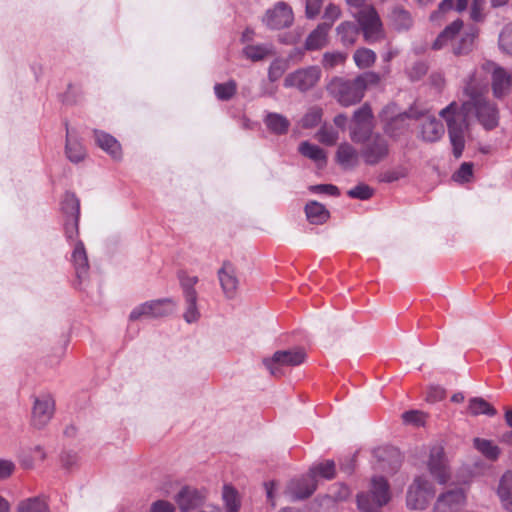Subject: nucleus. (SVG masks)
Masks as SVG:
<instances>
[{"label": "nucleus", "instance_id": "36", "mask_svg": "<svg viewBox=\"0 0 512 512\" xmlns=\"http://www.w3.org/2000/svg\"><path fill=\"white\" fill-rule=\"evenodd\" d=\"M474 447L489 460L494 461L500 455L499 447L487 439L475 438Z\"/></svg>", "mask_w": 512, "mask_h": 512}, {"label": "nucleus", "instance_id": "40", "mask_svg": "<svg viewBox=\"0 0 512 512\" xmlns=\"http://www.w3.org/2000/svg\"><path fill=\"white\" fill-rule=\"evenodd\" d=\"M222 498L227 512H239L240 500L238 492L230 485L223 487Z\"/></svg>", "mask_w": 512, "mask_h": 512}, {"label": "nucleus", "instance_id": "28", "mask_svg": "<svg viewBox=\"0 0 512 512\" xmlns=\"http://www.w3.org/2000/svg\"><path fill=\"white\" fill-rule=\"evenodd\" d=\"M336 33L339 36L342 45L350 47L356 43L359 28L351 21H344L337 26Z\"/></svg>", "mask_w": 512, "mask_h": 512}, {"label": "nucleus", "instance_id": "35", "mask_svg": "<svg viewBox=\"0 0 512 512\" xmlns=\"http://www.w3.org/2000/svg\"><path fill=\"white\" fill-rule=\"evenodd\" d=\"M61 210L65 219L80 216V202L73 193H66L61 202Z\"/></svg>", "mask_w": 512, "mask_h": 512}, {"label": "nucleus", "instance_id": "44", "mask_svg": "<svg viewBox=\"0 0 512 512\" xmlns=\"http://www.w3.org/2000/svg\"><path fill=\"white\" fill-rule=\"evenodd\" d=\"M322 109L319 107H312L302 118V127L312 128L317 126L322 119Z\"/></svg>", "mask_w": 512, "mask_h": 512}, {"label": "nucleus", "instance_id": "53", "mask_svg": "<svg viewBox=\"0 0 512 512\" xmlns=\"http://www.w3.org/2000/svg\"><path fill=\"white\" fill-rule=\"evenodd\" d=\"M402 419L405 423L420 426L424 424V414L418 410L406 411L402 415Z\"/></svg>", "mask_w": 512, "mask_h": 512}, {"label": "nucleus", "instance_id": "42", "mask_svg": "<svg viewBox=\"0 0 512 512\" xmlns=\"http://www.w3.org/2000/svg\"><path fill=\"white\" fill-rule=\"evenodd\" d=\"M216 97L221 101L230 100L237 92V83L234 80H229L226 83H217L214 86Z\"/></svg>", "mask_w": 512, "mask_h": 512}, {"label": "nucleus", "instance_id": "11", "mask_svg": "<svg viewBox=\"0 0 512 512\" xmlns=\"http://www.w3.org/2000/svg\"><path fill=\"white\" fill-rule=\"evenodd\" d=\"M476 71L479 72L478 77L481 79H484L482 77L483 71L491 73L492 89L495 97L502 98L510 91L512 86V73L506 69L496 65L493 62H486L479 70L477 69Z\"/></svg>", "mask_w": 512, "mask_h": 512}, {"label": "nucleus", "instance_id": "51", "mask_svg": "<svg viewBox=\"0 0 512 512\" xmlns=\"http://www.w3.org/2000/svg\"><path fill=\"white\" fill-rule=\"evenodd\" d=\"M353 123L355 124H372L371 109L364 105L354 112Z\"/></svg>", "mask_w": 512, "mask_h": 512}, {"label": "nucleus", "instance_id": "22", "mask_svg": "<svg viewBox=\"0 0 512 512\" xmlns=\"http://www.w3.org/2000/svg\"><path fill=\"white\" fill-rule=\"evenodd\" d=\"M331 24L319 23L306 38L304 47L308 51H315L324 48L328 44Z\"/></svg>", "mask_w": 512, "mask_h": 512}, {"label": "nucleus", "instance_id": "41", "mask_svg": "<svg viewBox=\"0 0 512 512\" xmlns=\"http://www.w3.org/2000/svg\"><path fill=\"white\" fill-rule=\"evenodd\" d=\"M289 68V60L285 58H275L268 68V79L270 82L279 80Z\"/></svg>", "mask_w": 512, "mask_h": 512}, {"label": "nucleus", "instance_id": "38", "mask_svg": "<svg viewBox=\"0 0 512 512\" xmlns=\"http://www.w3.org/2000/svg\"><path fill=\"white\" fill-rule=\"evenodd\" d=\"M357 67L364 69L371 67L376 61V54L368 48H358L353 55Z\"/></svg>", "mask_w": 512, "mask_h": 512}, {"label": "nucleus", "instance_id": "32", "mask_svg": "<svg viewBox=\"0 0 512 512\" xmlns=\"http://www.w3.org/2000/svg\"><path fill=\"white\" fill-rule=\"evenodd\" d=\"M299 152L304 157L316 162L319 166H323L326 163L327 157L325 151L315 144L304 141L299 145Z\"/></svg>", "mask_w": 512, "mask_h": 512}, {"label": "nucleus", "instance_id": "7", "mask_svg": "<svg viewBox=\"0 0 512 512\" xmlns=\"http://www.w3.org/2000/svg\"><path fill=\"white\" fill-rule=\"evenodd\" d=\"M434 495L433 484L424 476L416 477L407 491V506L415 510L425 509Z\"/></svg>", "mask_w": 512, "mask_h": 512}, {"label": "nucleus", "instance_id": "21", "mask_svg": "<svg viewBox=\"0 0 512 512\" xmlns=\"http://www.w3.org/2000/svg\"><path fill=\"white\" fill-rule=\"evenodd\" d=\"M71 261L75 268L76 277L81 283L88 274L89 263L85 246L80 240H76L74 244Z\"/></svg>", "mask_w": 512, "mask_h": 512}, {"label": "nucleus", "instance_id": "2", "mask_svg": "<svg viewBox=\"0 0 512 512\" xmlns=\"http://www.w3.org/2000/svg\"><path fill=\"white\" fill-rule=\"evenodd\" d=\"M413 118L421 120L420 137L426 142H436L442 138L445 133L444 125L428 110L412 106L407 112L398 115L389 121L385 127V131L391 137H397L406 128V119Z\"/></svg>", "mask_w": 512, "mask_h": 512}, {"label": "nucleus", "instance_id": "4", "mask_svg": "<svg viewBox=\"0 0 512 512\" xmlns=\"http://www.w3.org/2000/svg\"><path fill=\"white\" fill-rule=\"evenodd\" d=\"M390 500L389 484L384 477H373L368 492L357 495V507L361 512H380Z\"/></svg>", "mask_w": 512, "mask_h": 512}, {"label": "nucleus", "instance_id": "47", "mask_svg": "<svg viewBox=\"0 0 512 512\" xmlns=\"http://www.w3.org/2000/svg\"><path fill=\"white\" fill-rule=\"evenodd\" d=\"M473 176L472 163L464 162L459 169L453 174L452 178L455 182L465 183L468 182Z\"/></svg>", "mask_w": 512, "mask_h": 512}, {"label": "nucleus", "instance_id": "57", "mask_svg": "<svg viewBox=\"0 0 512 512\" xmlns=\"http://www.w3.org/2000/svg\"><path fill=\"white\" fill-rule=\"evenodd\" d=\"M150 512H175V506L166 500H157L150 506Z\"/></svg>", "mask_w": 512, "mask_h": 512}, {"label": "nucleus", "instance_id": "15", "mask_svg": "<svg viewBox=\"0 0 512 512\" xmlns=\"http://www.w3.org/2000/svg\"><path fill=\"white\" fill-rule=\"evenodd\" d=\"M389 154V145L387 140L379 135H374L364 143L361 150V156L367 165H376L383 161Z\"/></svg>", "mask_w": 512, "mask_h": 512}, {"label": "nucleus", "instance_id": "17", "mask_svg": "<svg viewBox=\"0 0 512 512\" xmlns=\"http://www.w3.org/2000/svg\"><path fill=\"white\" fill-rule=\"evenodd\" d=\"M466 494L464 489L456 488L442 493L434 506V512H453L464 505Z\"/></svg>", "mask_w": 512, "mask_h": 512}, {"label": "nucleus", "instance_id": "6", "mask_svg": "<svg viewBox=\"0 0 512 512\" xmlns=\"http://www.w3.org/2000/svg\"><path fill=\"white\" fill-rule=\"evenodd\" d=\"M306 353L303 349L276 351L271 358L263 360L264 366L274 377L284 374V367L297 366L305 361Z\"/></svg>", "mask_w": 512, "mask_h": 512}, {"label": "nucleus", "instance_id": "63", "mask_svg": "<svg viewBox=\"0 0 512 512\" xmlns=\"http://www.w3.org/2000/svg\"><path fill=\"white\" fill-rule=\"evenodd\" d=\"M264 487H265V490H266V494H267V499L272 503V505L274 506V502H273V491L275 490L276 488V483L274 481H269V482H265L264 483Z\"/></svg>", "mask_w": 512, "mask_h": 512}, {"label": "nucleus", "instance_id": "50", "mask_svg": "<svg viewBox=\"0 0 512 512\" xmlns=\"http://www.w3.org/2000/svg\"><path fill=\"white\" fill-rule=\"evenodd\" d=\"M79 217L67 218L64 221L65 236L68 240H76L79 234Z\"/></svg>", "mask_w": 512, "mask_h": 512}, {"label": "nucleus", "instance_id": "27", "mask_svg": "<svg viewBox=\"0 0 512 512\" xmlns=\"http://www.w3.org/2000/svg\"><path fill=\"white\" fill-rule=\"evenodd\" d=\"M391 25L397 31H405L412 27L413 19L409 11L401 6H395L389 16Z\"/></svg>", "mask_w": 512, "mask_h": 512}, {"label": "nucleus", "instance_id": "55", "mask_svg": "<svg viewBox=\"0 0 512 512\" xmlns=\"http://www.w3.org/2000/svg\"><path fill=\"white\" fill-rule=\"evenodd\" d=\"M309 190L317 194H328L331 196H338L340 194L337 186L332 184H319L309 187Z\"/></svg>", "mask_w": 512, "mask_h": 512}, {"label": "nucleus", "instance_id": "62", "mask_svg": "<svg viewBox=\"0 0 512 512\" xmlns=\"http://www.w3.org/2000/svg\"><path fill=\"white\" fill-rule=\"evenodd\" d=\"M454 1L453 0H443L438 7V11H435L431 14V19L435 20L440 13H444L446 11H449L453 8Z\"/></svg>", "mask_w": 512, "mask_h": 512}, {"label": "nucleus", "instance_id": "18", "mask_svg": "<svg viewBox=\"0 0 512 512\" xmlns=\"http://www.w3.org/2000/svg\"><path fill=\"white\" fill-rule=\"evenodd\" d=\"M218 278L225 296L229 299L235 297L239 280L236 276V269L230 262H224L218 270Z\"/></svg>", "mask_w": 512, "mask_h": 512}, {"label": "nucleus", "instance_id": "1", "mask_svg": "<svg viewBox=\"0 0 512 512\" xmlns=\"http://www.w3.org/2000/svg\"><path fill=\"white\" fill-rule=\"evenodd\" d=\"M478 74V71H474L464 86V94L468 99L461 106L452 102L439 113L446 121L453 154L456 158L461 157L465 147L464 135L467 129L468 115L474 113L480 124L487 130L498 125V109L485 96L487 80L481 79Z\"/></svg>", "mask_w": 512, "mask_h": 512}, {"label": "nucleus", "instance_id": "39", "mask_svg": "<svg viewBox=\"0 0 512 512\" xmlns=\"http://www.w3.org/2000/svg\"><path fill=\"white\" fill-rule=\"evenodd\" d=\"M347 53L341 51L326 52L323 54L321 64L324 69L332 70L345 64Z\"/></svg>", "mask_w": 512, "mask_h": 512}, {"label": "nucleus", "instance_id": "16", "mask_svg": "<svg viewBox=\"0 0 512 512\" xmlns=\"http://www.w3.org/2000/svg\"><path fill=\"white\" fill-rule=\"evenodd\" d=\"M54 407L55 403L50 395L36 397L32 410V424L37 428L44 427L52 418Z\"/></svg>", "mask_w": 512, "mask_h": 512}, {"label": "nucleus", "instance_id": "9", "mask_svg": "<svg viewBox=\"0 0 512 512\" xmlns=\"http://www.w3.org/2000/svg\"><path fill=\"white\" fill-rule=\"evenodd\" d=\"M179 281L186 304L183 317L187 323L196 322L200 318V312L197 308L198 294L194 288L198 283V277L181 273L179 275Z\"/></svg>", "mask_w": 512, "mask_h": 512}, {"label": "nucleus", "instance_id": "8", "mask_svg": "<svg viewBox=\"0 0 512 512\" xmlns=\"http://www.w3.org/2000/svg\"><path fill=\"white\" fill-rule=\"evenodd\" d=\"M175 308L176 303L171 298L151 300L136 306L131 311L129 319L136 321L142 318L164 317L174 312Z\"/></svg>", "mask_w": 512, "mask_h": 512}, {"label": "nucleus", "instance_id": "60", "mask_svg": "<svg viewBox=\"0 0 512 512\" xmlns=\"http://www.w3.org/2000/svg\"><path fill=\"white\" fill-rule=\"evenodd\" d=\"M307 478H308V475L305 477H302L301 479L293 480L289 484L288 489H289V492L291 493V495L294 497V499H305L306 498V497H298L295 490L300 489L302 491H305V488H306L305 484H299V483L306 480Z\"/></svg>", "mask_w": 512, "mask_h": 512}, {"label": "nucleus", "instance_id": "56", "mask_svg": "<svg viewBox=\"0 0 512 512\" xmlns=\"http://www.w3.org/2000/svg\"><path fill=\"white\" fill-rule=\"evenodd\" d=\"M485 3V0H473L470 12L472 20L479 22L484 19Z\"/></svg>", "mask_w": 512, "mask_h": 512}, {"label": "nucleus", "instance_id": "52", "mask_svg": "<svg viewBox=\"0 0 512 512\" xmlns=\"http://www.w3.org/2000/svg\"><path fill=\"white\" fill-rule=\"evenodd\" d=\"M341 9L339 6L330 3L324 11L323 18L326 20L324 23L331 24V26L334 24L336 20H338L341 17Z\"/></svg>", "mask_w": 512, "mask_h": 512}, {"label": "nucleus", "instance_id": "10", "mask_svg": "<svg viewBox=\"0 0 512 512\" xmlns=\"http://www.w3.org/2000/svg\"><path fill=\"white\" fill-rule=\"evenodd\" d=\"M320 78L321 69L318 66H308L289 73L284 79V86L306 92L315 87Z\"/></svg>", "mask_w": 512, "mask_h": 512}, {"label": "nucleus", "instance_id": "24", "mask_svg": "<svg viewBox=\"0 0 512 512\" xmlns=\"http://www.w3.org/2000/svg\"><path fill=\"white\" fill-rule=\"evenodd\" d=\"M497 495L502 507L512 512V472L507 471L500 478Z\"/></svg>", "mask_w": 512, "mask_h": 512}, {"label": "nucleus", "instance_id": "48", "mask_svg": "<svg viewBox=\"0 0 512 512\" xmlns=\"http://www.w3.org/2000/svg\"><path fill=\"white\" fill-rule=\"evenodd\" d=\"M318 140L325 145H334L338 139V132L332 127H322L317 133Z\"/></svg>", "mask_w": 512, "mask_h": 512}, {"label": "nucleus", "instance_id": "54", "mask_svg": "<svg viewBox=\"0 0 512 512\" xmlns=\"http://www.w3.org/2000/svg\"><path fill=\"white\" fill-rule=\"evenodd\" d=\"M324 0H306L305 14L308 19H314L320 13Z\"/></svg>", "mask_w": 512, "mask_h": 512}, {"label": "nucleus", "instance_id": "3", "mask_svg": "<svg viewBox=\"0 0 512 512\" xmlns=\"http://www.w3.org/2000/svg\"><path fill=\"white\" fill-rule=\"evenodd\" d=\"M380 81L377 73L369 71L349 80L335 77L327 85L328 92L342 105L351 106L362 100L369 85H376Z\"/></svg>", "mask_w": 512, "mask_h": 512}, {"label": "nucleus", "instance_id": "12", "mask_svg": "<svg viewBox=\"0 0 512 512\" xmlns=\"http://www.w3.org/2000/svg\"><path fill=\"white\" fill-rule=\"evenodd\" d=\"M320 476L327 480L334 478L335 476V463L332 460H326L324 462L313 465L308 474V478L299 484H305V491L300 489L295 490L298 497H309L316 490L317 482L316 478Z\"/></svg>", "mask_w": 512, "mask_h": 512}, {"label": "nucleus", "instance_id": "43", "mask_svg": "<svg viewBox=\"0 0 512 512\" xmlns=\"http://www.w3.org/2000/svg\"><path fill=\"white\" fill-rule=\"evenodd\" d=\"M18 512H49V509L45 501L40 498H31L19 504Z\"/></svg>", "mask_w": 512, "mask_h": 512}, {"label": "nucleus", "instance_id": "37", "mask_svg": "<svg viewBox=\"0 0 512 512\" xmlns=\"http://www.w3.org/2000/svg\"><path fill=\"white\" fill-rule=\"evenodd\" d=\"M372 124H355L350 128V138L354 143H365L372 136Z\"/></svg>", "mask_w": 512, "mask_h": 512}, {"label": "nucleus", "instance_id": "64", "mask_svg": "<svg viewBox=\"0 0 512 512\" xmlns=\"http://www.w3.org/2000/svg\"><path fill=\"white\" fill-rule=\"evenodd\" d=\"M399 54L398 49L389 47L386 53L383 55V60L385 62L391 61L394 57H396Z\"/></svg>", "mask_w": 512, "mask_h": 512}, {"label": "nucleus", "instance_id": "45", "mask_svg": "<svg viewBox=\"0 0 512 512\" xmlns=\"http://www.w3.org/2000/svg\"><path fill=\"white\" fill-rule=\"evenodd\" d=\"M499 46L505 53L512 56V22L502 29L499 36Z\"/></svg>", "mask_w": 512, "mask_h": 512}, {"label": "nucleus", "instance_id": "13", "mask_svg": "<svg viewBox=\"0 0 512 512\" xmlns=\"http://www.w3.org/2000/svg\"><path fill=\"white\" fill-rule=\"evenodd\" d=\"M427 467L438 483L446 484L449 481L450 469L444 448L441 445H434L430 448Z\"/></svg>", "mask_w": 512, "mask_h": 512}, {"label": "nucleus", "instance_id": "31", "mask_svg": "<svg viewBox=\"0 0 512 512\" xmlns=\"http://www.w3.org/2000/svg\"><path fill=\"white\" fill-rule=\"evenodd\" d=\"M463 22L460 19L453 21L448 25L433 42L432 48L440 50L444 48L460 32Z\"/></svg>", "mask_w": 512, "mask_h": 512}, {"label": "nucleus", "instance_id": "33", "mask_svg": "<svg viewBox=\"0 0 512 512\" xmlns=\"http://www.w3.org/2000/svg\"><path fill=\"white\" fill-rule=\"evenodd\" d=\"M468 413L472 416L487 415L495 416L496 409L481 397H474L469 400Z\"/></svg>", "mask_w": 512, "mask_h": 512}, {"label": "nucleus", "instance_id": "29", "mask_svg": "<svg viewBox=\"0 0 512 512\" xmlns=\"http://www.w3.org/2000/svg\"><path fill=\"white\" fill-rule=\"evenodd\" d=\"M264 123L270 132L277 135L286 134L290 127V121L285 116L274 112L266 114Z\"/></svg>", "mask_w": 512, "mask_h": 512}, {"label": "nucleus", "instance_id": "5", "mask_svg": "<svg viewBox=\"0 0 512 512\" xmlns=\"http://www.w3.org/2000/svg\"><path fill=\"white\" fill-rule=\"evenodd\" d=\"M351 14L357 20L359 31L361 30L368 44L380 42L385 38L382 21L373 6L362 7Z\"/></svg>", "mask_w": 512, "mask_h": 512}, {"label": "nucleus", "instance_id": "20", "mask_svg": "<svg viewBox=\"0 0 512 512\" xmlns=\"http://www.w3.org/2000/svg\"><path fill=\"white\" fill-rule=\"evenodd\" d=\"M375 456L379 461V468L388 473H393L401 465L400 452L396 448H379L375 450Z\"/></svg>", "mask_w": 512, "mask_h": 512}, {"label": "nucleus", "instance_id": "49", "mask_svg": "<svg viewBox=\"0 0 512 512\" xmlns=\"http://www.w3.org/2000/svg\"><path fill=\"white\" fill-rule=\"evenodd\" d=\"M350 198L367 200L372 197L373 189L366 184H359L347 192Z\"/></svg>", "mask_w": 512, "mask_h": 512}, {"label": "nucleus", "instance_id": "26", "mask_svg": "<svg viewBox=\"0 0 512 512\" xmlns=\"http://www.w3.org/2000/svg\"><path fill=\"white\" fill-rule=\"evenodd\" d=\"M305 213L308 221L316 225L325 223L330 216L326 207L317 201L308 202L305 206Z\"/></svg>", "mask_w": 512, "mask_h": 512}, {"label": "nucleus", "instance_id": "58", "mask_svg": "<svg viewBox=\"0 0 512 512\" xmlns=\"http://www.w3.org/2000/svg\"><path fill=\"white\" fill-rule=\"evenodd\" d=\"M15 469L13 462L5 459H0V479L9 477Z\"/></svg>", "mask_w": 512, "mask_h": 512}, {"label": "nucleus", "instance_id": "19", "mask_svg": "<svg viewBox=\"0 0 512 512\" xmlns=\"http://www.w3.org/2000/svg\"><path fill=\"white\" fill-rule=\"evenodd\" d=\"M174 499L181 512H190L203 502L204 495L195 488L185 486L176 494Z\"/></svg>", "mask_w": 512, "mask_h": 512}, {"label": "nucleus", "instance_id": "30", "mask_svg": "<svg viewBox=\"0 0 512 512\" xmlns=\"http://www.w3.org/2000/svg\"><path fill=\"white\" fill-rule=\"evenodd\" d=\"M274 54L275 49L272 44L247 45L243 48V55L253 62L262 61Z\"/></svg>", "mask_w": 512, "mask_h": 512}, {"label": "nucleus", "instance_id": "34", "mask_svg": "<svg viewBox=\"0 0 512 512\" xmlns=\"http://www.w3.org/2000/svg\"><path fill=\"white\" fill-rule=\"evenodd\" d=\"M65 153L67 158L73 163L81 162L85 156L86 151L83 145L77 140H73L70 136V132L67 129V139H66V147Z\"/></svg>", "mask_w": 512, "mask_h": 512}, {"label": "nucleus", "instance_id": "23", "mask_svg": "<svg viewBox=\"0 0 512 512\" xmlns=\"http://www.w3.org/2000/svg\"><path fill=\"white\" fill-rule=\"evenodd\" d=\"M336 160L342 168L354 169L359 164V153L351 144L341 143L336 152Z\"/></svg>", "mask_w": 512, "mask_h": 512}, {"label": "nucleus", "instance_id": "59", "mask_svg": "<svg viewBox=\"0 0 512 512\" xmlns=\"http://www.w3.org/2000/svg\"><path fill=\"white\" fill-rule=\"evenodd\" d=\"M445 397V391L441 387H431L427 392L426 400L429 402H437Z\"/></svg>", "mask_w": 512, "mask_h": 512}, {"label": "nucleus", "instance_id": "46", "mask_svg": "<svg viewBox=\"0 0 512 512\" xmlns=\"http://www.w3.org/2000/svg\"><path fill=\"white\" fill-rule=\"evenodd\" d=\"M477 36V31L473 28L470 32L466 33L460 41V44L457 47L453 48V52L455 54H463L468 52L473 44L474 39Z\"/></svg>", "mask_w": 512, "mask_h": 512}, {"label": "nucleus", "instance_id": "61", "mask_svg": "<svg viewBox=\"0 0 512 512\" xmlns=\"http://www.w3.org/2000/svg\"><path fill=\"white\" fill-rule=\"evenodd\" d=\"M405 174L402 171L392 170L387 171L381 175V181L391 183L404 177Z\"/></svg>", "mask_w": 512, "mask_h": 512}, {"label": "nucleus", "instance_id": "25", "mask_svg": "<svg viewBox=\"0 0 512 512\" xmlns=\"http://www.w3.org/2000/svg\"><path fill=\"white\" fill-rule=\"evenodd\" d=\"M94 137L96 144L113 158L116 159L121 156V146L112 135L103 131L94 130Z\"/></svg>", "mask_w": 512, "mask_h": 512}, {"label": "nucleus", "instance_id": "14", "mask_svg": "<svg viewBox=\"0 0 512 512\" xmlns=\"http://www.w3.org/2000/svg\"><path fill=\"white\" fill-rule=\"evenodd\" d=\"M294 20L292 8L285 2H278L266 11L263 23L270 29L279 30L289 27Z\"/></svg>", "mask_w": 512, "mask_h": 512}]
</instances>
